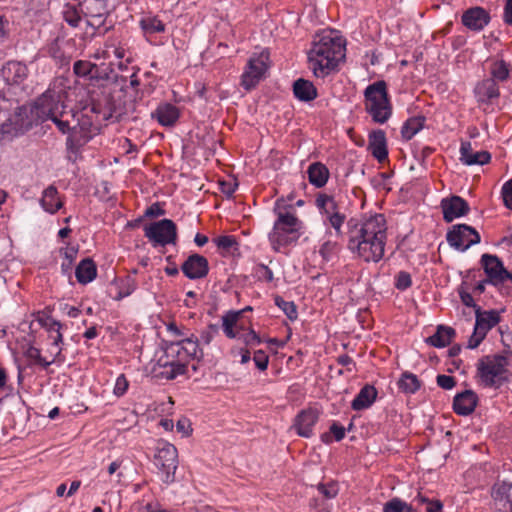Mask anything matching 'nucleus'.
Listing matches in <instances>:
<instances>
[{
  "label": "nucleus",
  "mask_w": 512,
  "mask_h": 512,
  "mask_svg": "<svg viewBox=\"0 0 512 512\" xmlns=\"http://www.w3.org/2000/svg\"><path fill=\"white\" fill-rule=\"evenodd\" d=\"M214 242L216 243L218 248H221L223 250H230L232 247L238 245L235 237L233 236H220L215 238Z\"/></svg>",
  "instance_id": "51"
},
{
  "label": "nucleus",
  "mask_w": 512,
  "mask_h": 512,
  "mask_svg": "<svg viewBox=\"0 0 512 512\" xmlns=\"http://www.w3.org/2000/svg\"><path fill=\"white\" fill-rule=\"evenodd\" d=\"M240 339L246 344L250 346H256L261 343L260 337L256 334V332L250 329L248 332H241Z\"/></svg>",
  "instance_id": "53"
},
{
  "label": "nucleus",
  "mask_w": 512,
  "mask_h": 512,
  "mask_svg": "<svg viewBox=\"0 0 512 512\" xmlns=\"http://www.w3.org/2000/svg\"><path fill=\"white\" fill-rule=\"evenodd\" d=\"M307 173L309 182L317 188L323 187L329 178L328 168L320 162L312 163L309 166Z\"/></svg>",
  "instance_id": "30"
},
{
  "label": "nucleus",
  "mask_w": 512,
  "mask_h": 512,
  "mask_svg": "<svg viewBox=\"0 0 512 512\" xmlns=\"http://www.w3.org/2000/svg\"><path fill=\"white\" fill-rule=\"evenodd\" d=\"M244 310L241 311H229L222 317V326L223 328L236 327L237 322L239 320L240 315Z\"/></svg>",
  "instance_id": "49"
},
{
  "label": "nucleus",
  "mask_w": 512,
  "mask_h": 512,
  "mask_svg": "<svg viewBox=\"0 0 512 512\" xmlns=\"http://www.w3.org/2000/svg\"><path fill=\"white\" fill-rule=\"evenodd\" d=\"M267 60L268 54L265 52H262L260 55L253 56L249 59L247 68L241 77V84L246 90H251L259 83L265 71L267 70Z\"/></svg>",
  "instance_id": "13"
},
{
  "label": "nucleus",
  "mask_w": 512,
  "mask_h": 512,
  "mask_svg": "<svg viewBox=\"0 0 512 512\" xmlns=\"http://www.w3.org/2000/svg\"><path fill=\"white\" fill-rule=\"evenodd\" d=\"M63 19L66 23H68L71 27H78L81 16L75 6L67 5L63 10Z\"/></svg>",
  "instance_id": "44"
},
{
  "label": "nucleus",
  "mask_w": 512,
  "mask_h": 512,
  "mask_svg": "<svg viewBox=\"0 0 512 512\" xmlns=\"http://www.w3.org/2000/svg\"><path fill=\"white\" fill-rule=\"evenodd\" d=\"M366 111L376 123L383 124L391 116L392 107L388 98L385 81H377L369 85L365 91Z\"/></svg>",
  "instance_id": "5"
},
{
  "label": "nucleus",
  "mask_w": 512,
  "mask_h": 512,
  "mask_svg": "<svg viewBox=\"0 0 512 512\" xmlns=\"http://www.w3.org/2000/svg\"><path fill=\"white\" fill-rule=\"evenodd\" d=\"M424 122L425 117L423 116L409 118L402 127V137L406 140H410L417 132L423 128Z\"/></svg>",
  "instance_id": "38"
},
{
  "label": "nucleus",
  "mask_w": 512,
  "mask_h": 512,
  "mask_svg": "<svg viewBox=\"0 0 512 512\" xmlns=\"http://www.w3.org/2000/svg\"><path fill=\"white\" fill-rule=\"evenodd\" d=\"M319 492L326 498L332 499L338 494V486L335 482H330L328 484H319L317 486Z\"/></svg>",
  "instance_id": "48"
},
{
  "label": "nucleus",
  "mask_w": 512,
  "mask_h": 512,
  "mask_svg": "<svg viewBox=\"0 0 512 512\" xmlns=\"http://www.w3.org/2000/svg\"><path fill=\"white\" fill-rule=\"evenodd\" d=\"M508 358L499 355L482 357L477 364V375L485 387L499 388L509 381Z\"/></svg>",
  "instance_id": "4"
},
{
  "label": "nucleus",
  "mask_w": 512,
  "mask_h": 512,
  "mask_svg": "<svg viewBox=\"0 0 512 512\" xmlns=\"http://www.w3.org/2000/svg\"><path fill=\"white\" fill-rule=\"evenodd\" d=\"M101 122L92 117L90 113L82 110L79 117H75V122L71 121L67 146L71 150H77L86 144L99 130Z\"/></svg>",
  "instance_id": "6"
},
{
  "label": "nucleus",
  "mask_w": 512,
  "mask_h": 512,
  "mask_svg": "<svg viewBox=\"0 0 512 512\" xmlns=\"http://www.w3.org/2000/svg\"><path fill=\"white\" fill-rule=\"evenodd\" d=\"M377 397V390L372 385H365L351 403V408L360 411L369 408Z\"/></svg>",
  "instance_id": "28"
},
{
  "label": "nucleus",
  "mask_w": 512,
  "mask_h": 512,
  "mask_svg": "<svg viewBox=\"0 0 512 512\" xmlns=\"http://www.w3.org/2000/svg\"><path fill=\"white\" fill-rule=\"evenodd\" d=\"M155 464L162 471L163 481L172 483L175 479V472L178 467V452L173 444L165 441L158 443L155 454Z\"/></svg>",
  "instance_id": "8"
},
{
  "label": "nucleus",
  "mask_w": 512,
  "mask_h": 512,
  "mask_svg": "<svg viewBox=\"0 0 512 512\" xmlns=\"http://www.w3.org/2000/svg\"><path fill=\"white\" fill-rule=\"evenodd\" d=\"M128 388V381L125 378L124 375H120L116 379L115 387H114V394L117 396H122Z\"/></svg>",
  "instance_id": "59"
},
{
  "label": "nucleus",
  "mask_w": 512,
  "mask_h": 512,
  "mask_svg": "<svg viewBox=\"0 0 512 512\" xmlns=\"http://www.w3.org/2000/svg\"><path fill=\"white\" fill-rule=\"evenodd\" d=\"M181 358L177 361L175 360H172L171 362L169 361H163V359H159V363L163 366V367H170V370L169 371H166L165 372V377L167 379H174L176 376L178 375H182L185 373L186 371V364L185 363H182L181 362Z\"/></svg>",
  "instance_id": "40"
},
{
  "label": "nucleus",
  "mask_w": 512,
  "mask_h": 512,
  "mask_svg": "<svg viewBox=\"0 0 512 512\" xmlns=\"http://www.w3.org/2000/svg\"><path fill=\"white\" fill-rule=\"evenodd\" d=\"M459 295L464 305L468 307H473L476 310L478 306L475 304L472 295L469 292L465 291L462 286L459 288Z\"/></svg>",
  "instance_id": "62"
},
{
  "label": "nucleus",
  "mask_w": 512,
  "mask_h": 512,
  "mask_svg": "<svg viewBox=\"0 0 512 512\" xmlns=\"http://www.w3.org/2000/svg\"><path fill=\"white\" fill-rule=\"evenodd\" d=\"M218 332H219L218 325L210 324V325H208V327L205 330L202 331V333L200 335V341L203 344L208 345L211 343L213 338L218 334Z\"/></svg>",
  "instance_id": "50"
},
{
  "label": "nucleus",
  "mask_w": 512,
  "mask_h": 512,
  "mask_svg": "<svg viewBox=\"0 0 512 512\" xmlns=\"http://www.w3.org/2000/svg\"><path fill=\"white\" fill-rule=\"evenodd\" d=\"M368 150L379 162L387 159V142L383 130L373 131L369 135Z\"/></svg>",
  "instance_id": "26"
},
{
  "label": "nucleus",
  "mask_w": 512,
  "mask_h": 512,
  "mask_svg": "<svg viewBox=\"0 0 512 512\" xmlns=\"http://www.w3.org/2000/svg\"><path fill=\"white\" fill-rule=\"evenodd\" d=\"M421 502H426V512H441L442 510V503L439 500L435 501H427L426 498L422 497L420 494L418 495Z\"/></svg>",
  "instance_id": "61"
},
{
  "label": "nucleus",
  "mask_w": 512,
  "mask_h": 512,
  "mask_svg": "<svg viewBox=\"0 0 512 512\" xmlns=\"http://www.w3.org/2000/svg\"><path fill=\"white\" fill-rule=\"evenodd\" d=\"M97 274L96 265L92 259H83L76 267L75 275L77 281L81 284H87L91 282Z\"/></svg>",
  "instance_id": "33"
},
{
  "label": "nucleus",
  "mask_w": 512,
  "mask_h": 512,
  "mask_svg": "<svg viewBox=\"0 0 512 512\" xmlns=\"http://www.w3.org/2000/svg\"><path fill=\"white\" fill-rule=\"evenodd\" d=\"M293 92L297 99L305 102L311 101L317 96V90L313 83L302 78L294 82Z\"/></svg>",
  "instance_id": "31"
},
{
  "label": "nucleus",
  "mask_w": 512,
  "mask_h": 512,
  "mask_svg": "<svg viewBox=\"0 0 512 512\" xmlns=\"http://www.w3.org/2000/svg\"><path fill=\"white\" fill-rule=\"evenodd\" d=\"M181 270L189 279L204 278L209 272L208 260L200 254H192L183 262Z\"/></svg>",
  "instance_id": "16"
},
{
  "label": "nucleus",
  "mask_w": 512,
  "mask_h": 512,
  "mask_svg": "<svg viewBox=\"0 0 512 512\" xmlns=\"http://www.w3.org/2000/svg\"><path fill=\"white\" fill-rule=\"evenodd\" d=\"M446 239L450 246L465 251L480 242V235L474 228L466 224H458L454 225L452 230L447 233Z\"/></svg>",
  "instance_id": "11"
},
{
  "label": "nucleus",
  "mask_w": 512,
  "mask_h": 512,
  "mask_svg": "<svg viewBox=\"0 0 512 512\" xmlns=\"http://www.w3.org/2000/svg\"><path fill=\"white\" fill-rule=\"evenodd\" d=\"M65 89V79L57 78L33 104L26 106L32 125L50 119L63 134L69 131L71 120L75 122V113L72 110H66L64 99L67 93Z\"/></svg>",
  "instance_id": "2"
},
{
  "label": "nucleus",
  "mask_w": 512,
  "mask_h": 512,
  "mask_svg": "<svg viewBox=\"0 0 512 512\" xmlns=\"http://www.w3.org/2000/svg\"><path fill=\"white\" fill-rule=\"evenodd\" d=\"M1 73L6 83L19 85L27 78L28 68L21 62L9 61L3 66Z\"/></svg>",
  "instance_id": "21"
},
{
  "label": "nucleus",
  "mask_w": 512,
  "mask_h": 512,
  "mask_svg": "<svg viewBox=\"0 0 512 512\" xmlns=\"http://www.w3.org/2000/svg\"><path fill=\"white\" fill-rule=\"evenodd\" d=\"M165 214V210L162 209L159 203H154L150 207H148L145 211V216L147 217H158Z\"/></svg>",
  "instance_id": "63"
},
{
  "label": "nucleus",
  "mask_w": 512,
  "mask_h": 512,
  "mask_svg": "<svg viewBox=\"0 0 512 512\" xmlns=\"http://www.w3.org/2000/svg\"><path fill=\"white\" fill-rule=\"evenodd\" d=\"M11 22L5 15H0V41L5 40L10 33Z\"/></svg>",
  "instance_id": "57"
},
{
  "label": "nucleus",
  "mask_w": 512,
  "mask_h": 512,
  "mask_svg": "<svg viewBox=\"0 0 512 512\" xmlns=\"http://www.w3.org/2000/svg\"><path fill=\"white\" fill-rule=\"evenodd\" d=\"M490 21L489 13L482 7H473L462 15V23L471 30H482Z\"/></svg>",
  "instance_id": "20"
},
{
  "label": "nucleus",
  "mask_w": 512,
  "mask_h": 512,
  "mask_svg": "<svg viewBox=\"0 0 512 512\" xmlns=\"http://www.w3.org/2000/svg\"><path fill=\"white\" fill-rule=\"evenodd\" d=\"M476 321L475 328L478 331H482L487 335L488 331L491 330L500 322V316L498 311H482L480 307L476 308L475 312Z\"/></svg>",
  "instance_id": "27"
},
{
  "label": "nucleus",
  "mask_w": 512,
  "mask_h": 512,
  "mask_svg": "<svg viewBox=\"0 0 512 512\" xmlns=\"http://www.w3.org/2000/svg\"><path fill=\"white\" fill-rule=\"evenodd\" d=\"M275 304L286 314L290 320L297 319V310L293 302L285 301L282 297H275Z\"/></svg>",
  "instance_id": "45"
},
{
  "label": "nucleus",
  "mask_w": 512,
  "mask_h": 512,
  "mask_svg": "<svg viewBox=\"0 0 512 512\" xmlns=\"http://www.w3.org/2000/svg\"><path fill=\"white\" fill-rule=\"evenodd\" d=\"M504 20L507 24L512 25V0H507L504 8Z\"/></svg>",
  "instance_id": "64"
},
{
  "label": "nucleus",
  "mask_w": 512,
  "mask_h": 512,
  "mask_svg": "<svg viewBox=\"0 0 512 512\" xmlns=\"http://www.w3.org/2000/svg\"><path fill=\"white\" fill-rule=\"evenodd\" d=\"M73 71L78 77H89L90 79L104 78L99 73L96 64L85 60H78L73 65Z\"/></svg>",
  "instance_id": "36"
},
{
  "label": "nucleus",
  "mask_w": 512,
  "mask_h": 512,
  "mask_svg": "<svg viewBox=\"0 0 512 512\" xmlns=\"http://www.w3.org/2000/svg\"><path fill=\"white\" fill-rule=\"evenodd\" d=\"M145 236L153 242L154 246L175 244L177 228L170 219H162L145 227Z\"/></svg>",
  "instance_id": "10"
},
{
  "label": "nucleus",
  "mask_w": 512,
  "mask_h": 512,
  "mask_svg": "<svg viewBox=\"0 0 512 512\" xmlns=\"http://www.w3.org/2000/svg\"><path fill=\"white\" fill-rule=\"evenodd\" d=\"M460 160L468 165H484L489 163L491 155L488 151L473 152L470 142H462L460 148Z\"/></svg>",
  "instance_id": "25"
},
{
  "label": "nucleus",
  "mask_w": 512,
  "mask_h": 512,
  "mask_svg": "<svg viewBox=\"0 0 512 512\" xmlns=\"http://www.w3.org/2000/svg\"><path fill=\"white\" fill-rule=\"evenodd\" d=\"M443 218L450 223L454 219L462 217L469 212L468 203L460 196H451L441 200Z\"/></svg>",
  "instance_id": "18"
},
{
  "label": "nucleus",
  "mask_w": 512,
  "mask_h": 512,
  "mask_svg": "<svg viewBox=\"0 0 512 512\" xmlns=\"http://www.w3.org/2000/svg\"><path fill=\"white\" fill-rule=\"evenodd\" d=\"M485 337H486V334H484L482 331L476 330V328L474 327L473 334L470 336L469 341H468V348H470V349L477 348L480 345V343L484 340Z\"/></svg>",
  "instance_id": "56"
},
{
  "label": "nucleus",
  "mask_w": 512,
  "mask_h": 512,
  "mask_svg": "<svg viewBox=\"0 0 512 512\" xmlns=\"http://www.w3.org/2000/svg\"><path fill=\"white\" fill-rule=\"evenodd\" d=\"M152 115L157 118L161 125L171 126L179 118V111L177 107L167 103L160 105Z\"/></svg>",
  "instance_id": "32"
},
{
  "label": "nucleus",
  "mask_w": 512,
  "mask_h": 512,
  "mask_svg": "<svg viewBox=\"0 0 512 512\" xmlns=\"http://www.w3.org/2000/svg\"><path fill=\"white\" fill-rule=\"evenodd\" d=\"M475 92L479 102H488L499 96V87L494 79H485L476 86Z\"/></svg>",
  "instance_id": "29"
},
{
  "label": "nucleus",
  "mask_w": 512,
  "mask_h": 512,
  "mask_svg": "<svg viewBox=\"0 0 512 512\" xmlns=\"http://www.w3.org/2000/svg\"><path fill=\"white\" fill-rule=\"evenodd\" d=\"M40 202L42 207L50 213H55L62 207V202L58 198V191L53 185L44 190Z\"/></svg>",
  "instance_id": "35"
},
{
  "label": "nucleus",
  "mask_w": 512,
  "mask_h": 512,
  "mask_svg": "<svg viewBox=\"0 0 512 512\" xmlns=\"http://www.w3.org/2000/svg\"><path fill=\"white\" fill-rule=\"evenodd\" d=\"M140 25L145 33L154 34L163 32L165 29L164 24L157 17H146L140 22Z\"/></svg>",
  "instance_id": "41"
},
{
  "label": "nucleus",
  "mask_w": 512,
  "mask_h": 512,
  "mask_svg": "<svg viewBox=\"0 0 512 512\" xmlns=\"http://www.w3.org/2000/svg\"><path fill=\"white\" fill-rule=\"evenodd\" d=\"M176 429L183 436H189L192 432L191 423L187 418H181L176 423Z\"/></svg>",
  "instance_id": "58"
},
{
  "label": "nucleus",
  "mask_w": 512,
  "mask_h": 512,
  "mask_svg": "<svg viewBox=\"0 0 512 512\" xmlns=\"http://www.w3.org/2000/svg\"><path fill=\"white\" fill-rule=\"evenodd\" d=\"M349 230L348 248L356 252L366 262H378L384 255L387 238V226L382 214H375L360 225L351 224Z\"/></svg>",
  "instance_id": "1"
},
{
  "label": "nucleus",
  "mask_w": 512,
  "mask_h": 512,
  "mask_svg": "<svg viewBox=\"0 0 512 512\" xmlns=\"http://www.w3.org/2000/svg\"><path fill=\"white\" fill-rule=\"evenodd\" d=\"M32 120L28 115L26 106H19L4 122H0V141L11 139L24 133L32 127Z\"/></svg>",
  "instance_id": "9"
},
{
  "label": "nucleus",
  "mask_w": 512,
  "mask_h": 512,
  "mask_svg": "<svg viewBox=\"0 0 512 512\" xmlns=\"http://www.w3.org/2000/svg\"><path fill=\"white\" fill-rule=\"evenodd\" d=\"M83 109L93 114L96 120L100 122L111 119L110 104L108 102V95L105 92L92 93L89 103Z\"/></svg>",
  "instance_id": "17"
},
{
  "label": "nucleus",
  "mask_w": 512,
  "mask_h": 512,
  "mask_svg": "<svg viewBox=\"0 0 512 512\" xmlns=\"http://www.w3.org/2000/svg\"><path fill=\"white\" fill-rule=\"evenodd\" d=\"M436 381L438 386L445 390H451L456 385L455 378L449 375H438Z\"/></svg>",
  "instance_id": "55"
},
{
  "label": "nucleus",
  "mask_w": 512,
  "mask_h": 512,
  "mask_svg": "<svg viewBox=\"0 0 512 512\" xmlns=\"http://www.w3.org/2000/svg\"><path fill=\"white\" fill-rule=\"evenodd\" d=\"M316 204L321 209L322 214L325 216L330 226L335 230L336 236H342L341 227L346 217L344 214L340 213L335 199L325 194L319 195L316 198Z\"/></svg>",
  "instance_id": "12"
},
{
  "label": "nucleus",
  "mask_w": 512,
  "mask_h": 512,
  "mask_svg": "<svg viewBox=\"0 0 512 512\" xmlns=\"http://www.w3.org/2000/svg\"><path fill=\"white\" fill-rule=\"evenodd\" d=\"M411 276L409 273L405 271H401L398 273L396 277L395 286L400 290H405L411 286Z\"/></svg>",
  "instance_id": "54"
},
{
  "label": "nucleus",
  "mask_w": 512,
  "mask_h": 512,
  "mask_svg": "<svg viewBox=\"0 0 512 512\" xmlns=\"http://www.w3.org/2000/svg\"><path fill=\"white\" fill-rule=\"evenodd\" d=\"M492 497L499 511L512 512V484L506 481L498 482L492 490Z\"/></svg>",
  "instance_id": "19"
},
{
  "label": "nucleus",
  "mask_w": 512,
  "mask_h": 512,
  "mask_svg": "<svg viewBox=\"0 0 512 512\" xmlns=\"http://www.w3.org/2000/svg\"><path fill=\"white\" fill-rule=\"evenodd\" d=\"M300 225L301 222L295 215L288 212L279 213L273 230L269 234V240L273 248L278 249L280 246H286L297 241Z\"/></svg>",
  "instance_id": "7"
},
{
  "label": "nucleus",
  "mask_w": 512,
  "mask_h": 512,
  "mask_svg": "<svg viewBox=\"0 0 512 512\" xmlns=\"http://www.w3.org/2000/svg\"><path fill=\"white\" fill-rule=\"evenodd\" d=\"M339 251V245L336 241L327 240L325 241L320 249L319 254L323 258L324 261H331L333 257Z\"/></svg>",
  "instance_id": "42"
},
{
  "label": "nucleus",
  "mask_w": 512,
  "mask_h": 512,
  "mask_svg": "<svg viewBox=\"0 0 512 512\" xmlns=\"http://www.w3.org/2000/svg\"><path fill=\"white\" fill-rule=\"evenodd\" d=\"M87 16H103L108 15V0H86L84 1Z\"/></svg>",
  "instance_id": "39"
},
{
  "label": "nucleus",
  "mask_w": 512,
  "mask_h": 512,
  "mask_svg": "<svg viewBox=\"0 0 512 512\" xmlns=\"http://www.w3.org/2000/svg\"><path fill=\"white\" fill-rule=\"evenodd\" d=\"M481 262L490 282H504L512 280V273L508 272L499 258L495 255L483 254Z\"/></svg>",
  "instance_id": "15"
},
{
  "label": "nucleus",
  "mask_w": 512,
  "mask_h": 512,
  "mask_svg": "<svg viewBox=\"0 0 512 512\" xmlns=\"http://www.w3.org/2000/svg\"><path fill=\"white\" fill-rule=\"evenodd\" d=\"M106 95H108V102L110 104L111 119L119 121L129 111L134 110L133 104H127L123 100L124 92L122 90L115 93H106Z\"/></svg>",
  "instance_id": "24"
},
{
  "label": "nucleus",
  "mask_w": 512,
  "mask_h": 512,
  "mask_svg": "<svg viewBox=\"0 0 512 512\" xmlns=\"http://www.w3.org/2000/svg\"><path fill=\"white\" fill-rule=\"evenodd\" d=\"M318 420V412L314 409L301 411L294 421V427L299 436L310 437L312 428Z\"/></svg>",
  "instance_id": "23"
},
{
  "label": "nucleus",
  "mask_w": 512,
  "mask_h": 512,
  "mask_svg": "<svg viewBox=\"0 0 512 512\" xmlns=\"http://www.w3.org/2000/svg\"><path fill=\"white\" fill-rule=\"evenodd\" d=\"M398 387L406 394H413L420 389L421 382L415 374L406 371L398 380Z\"/></svg>",
  "instance_id": "37"
},
{
  "label": "nucleus",
  "mask_w": 512,
  "mask_h": 512,
  "mask_svg": "<svg viewBox=\"0 0 512 512\" xmlns=\"http://www.w3.org/2000/svg\"><path fill=\"white\" fill-rule=\"evenodd\" d=\"M492 78L495 81H505L509 77V68L504 60L496 61L491 68Z\"/></svg>",
  "instance_id": "43"
},
{
  "label": "nucleus",
  "mask_w": 512,
  "mask_h": 512,
  "mask_svg": "<svg viewBox=\"0 0 512 512\" xmlns=\"http://www.w3.org/2000/svg\"><path fill=\"white\" fill-rule=\"evenodd\" d=\"M199 348V340L195 336H190L183 338L177 342L170 343L166 350V357H178L183 359L184 356L186 358H196L197 352Z\"/></svg>",
  "instance_id": "14"
},
{
  "label": "nucleus",
  "mask_w": 512,
  "mask_h": 512,
  "mask_svg": "<svg viewBox=\"0 0 512 512\" xmlns=\"http://www.w3.org/2000/svg\"><path fill=\"white\" fill-rule=\"evenodd\" d=\"M455 335V330L447 326H438L437 331L426 339V342L434 347H445L450 344Z\"/></svg>",
  "instance_id": "34"
},
{
  "label": "nucleus",
  "mask_w": 512,
  "mask_h": 512,
  "mask_svg": "<svg viewBox=\"0 0 512 512\" xmlns=\"http://www.w3.org/2000/svg\"><path fill=\"white\" fill-rule=\"evenodd\" d=\"M27 357L34 360L37 364L41 365L44 368H47L50 364L54 362V358L51 360H47L46 358L41 356L40 350L35 347H30L27 352Z\"/></svg>",
  "instance_id": "47"
},
{
  "label": "nucleus",
  "mask_w": 512,
  "mask_h": 512,
  "mask_svg": "<svg viewBox=\"0 0 512 512\" xmlns=\"http://www.w3.org/2000/svg\"><path fill=\"white\" fill-rule=\"evenodd\" d=\"M345 41L333 30L316 35L313 47L308 53L310 68L314 76L324 78L334 70L345 57Z\"/></svg>",
  "instance_id": "3"
},
{
  "label": "nucleus",
  "mask_w": 512,
  "mask_h": 512,
  "mask_svg": "<svg viewBox=\"0 0 512 512\" xmlns=\"http://www.w3.org/2000/svg\"><path fill=\"white\" fill-rule=\"evenodd\" d=\"M477 401L478 397L474 391L465 390L454 397L453 410L458 415L467 416L474 411Z\"/></svg>",
  "instance_id": "22"
},
{
  "label": "nucleus",
  "mask_w": 512,
  "mask_h": 512,
  "mask_svg": "<svg viewBox=\"0 0 512 512\" xmlns=\"http://www.w3.org/2000/svg\"><path fill=\"white\" fill-rule=\"evenodd\" d=\"M238 184L235 180L230 181H221L220 182V189L223 194H225L227 197H231L234 193L235 189L237 188Z\"/></svg>",
  "instance_id": "60"
},
{
  "label": "nucleus",
  "mask_w": 512,
  "mask_h": 512,
  "mask_svg": "<svg viewBox=\"0 0 512 512\" xmlns=\"http://www.w3.org/2000/svg\"><path fill=\"white\" fill-rule=\"evenodd\" d=\"M412 508L407 503L399 500L392 499L384 506V512H411Z\"/></svg>",
  "instance_id": "46"
},
{
  "label": "nucleus",
  "mask_w": 512,
  "mask_h": 512,
  "mask_svg": "<svg viewBox=\"0 0 512 512\" xmlns=\"http://www.w3.org/2000/svg\"><path fill=\"white\" fill-rule=\"evenodd\" d=\"M253 360L255 362L256 367L259 370L264 371L267 369L269 357L264 351H262V350L255 351Z\"/></svg>",
  "instance_id": "52"
}]
</instances>
